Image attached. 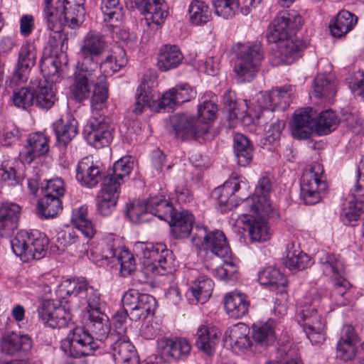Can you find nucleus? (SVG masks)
Segmentation results:
<instances>
[{
	"label": "nucleus",
	"instance_id": "nucleus-1",
	"mask_svg": "<svg viewBox=\"0 0 364 364\" xmlns=\"http://www.w3.org/2000/svg\"><path fill=\"white\" fill-rule=\"evenodd\" d=\"M302 23L301 16L296 12L283 11L274 18L269 26L267 41L277 44L278 53L287 63H291L301 57L305 48L301 41L291 37Z\"/></svg>",
	"mask_w": 364,
	"mask_h": 364
},
{
	"label": "nucleus",
	"instance_id": "nucleus-2",
	"mask_svg": "<svg viewBox=\"0 0 364 364\" xmlns=\"http://www.w3.org/2000/svg\"><path fill=\"white\" fill-rule=\"evenodd\" d=\"M196 232L192 240L196 245H201L206 252L223 258V264L213 270L214 276L225 282L237 279V267L231 259L232 252L223 231H208L203 226H196Z\"/></svg>",
	"mask_w": 364,
	"mask_h": 364
},
{
	"label": "nucleus",
	"instance_id": "nucleus-3",
	"mask_svg": "<svg viewBox=\"0 0 364 364\" xmlns=\"http://www.w3.org/2000/svg\"><path fill=\"white\" fill-rule=\"evenodd\" d=\"M44 19L48 28L55 31L53 38L60 37L63 26L76 28L85 20V0H44Z\"/></svg>",
	"mask_w": 364,
	"mask_h": 364
},
{
	"label": "nucleus",
	"instance_id": "nucleus-4",
	"mask_svg": "<svg viewBox=\"0 0 364 364\" xmlns=\"http://www.w3.org/2000/svg\"><path fill=\"white\" fill-rule=\"evenodd\" d=\"M322 299L327 298L305 297L299 303L296 319L313 345H318L326 340V324L323 318L318 314L317 306Z\"/></svg>",
	"mask_w": 364,
	"mask_h": 364
},
{
	"label": "nucleus",
	"instance_id": "nucleus-5",
	"mask_svg": "<svg viewBox=\"0 0 364 364\" xmlns=\"http://www.w3.org/2000/svg\"><path fill=\"white\" fill-rule=\"evenodd\" d=\"M134 250L143 260L146 274L156 275L172 272L171 253L165 244L138 242Z\"/></svg>",
	"mask_w": 364,
	"mask_h": 364
},
{
	"label": "nucleus",
	"instance_id": "nucleus-6",
	"mask_svg": "<svg viewBox=\"0 0 364 364\" xmlns=\"http://www.w3.org/2000/svg\"><path fill=\"white\" fill-rule=\"evenodd\" d=\"M48 239L38 232H28L20 230L11 240V245L14 253L24 262L40 259L44 257Z\"/></svg>",
	"mask_w": 364,
	"mask_h": 364
},
{
	"label": "nucleus",
	"instance_id": "nucleus-7",
	"mask_svg": "<svg viewBox=\"0 0 364 364\" xmlns=\"http://www.w3.org/2000/svg\"><path fill=\"white\" fill-rule=\"evenodd\" d=\"M87 319L86 325L91 332V335L95 337V342L102 346V350L107 347L108 339L113 336L118 334L117 326L119 323L123 328L127 326V314L125 311H118L113 318V329L111 330V324L108 316L105 314L104 311H95L87 314Z\"/></svg>",
	"mask_w": 364,
	"mask_h": 364
},
{
	"label": "nucleus",
	"instance_id": "nucleus-8",
	"mask_svg": "<svg viewBox=\"0 0 364 364\" xmlns=\"http://www.w3.org/2000/svg\"><path fill=\"white\" fill-rule=\"evenodd\" d=\"M264 59L259 43L242 45L237 53L234 72L240 82H251L258 73Z\"/></svg>",
	"mask_w": 364,
	"mask_h": 364
},
{
	"label": "nucleus",
	"instance_id": "nucleus-9",
	"mask_svg": "<svg viewBox=\"0 0 364 364\" xmlns=\"http://www.w3.org/2000/svg\"><path fill=\"white\" fill-rule=\"evenodd\" d=\"M327 188L323 166L313 164L302 176L300 197L305 205H315L325 196Z\"/></svg>",
	"mask_w": 364,
	"mask_h": 364
},
{
	"label": "nucleus",
	"instance_id": "nucleus-10",
	"mask_svg": "<svg viewBox=\"0 0 364 364\" xmlns=\"http://www.w3.org/2000/svg\"><path fill=\"white\" fill-rule=\"evenodd\" d=\"M123 309L127 316L132 321H140L153 316L156 307L155 298L148 294L140 293L139 291L130 289L122 297Z\"/></svg>",
	"mask_w": 364,
	"mask_h": 364
},
{
	"label": "nucleus",
	"instance_id": "nucleus-11",
	"mask_svg": "<svg viewBox=\"0 0 364 364\" xmlns=\"http://www.w3.org/2000/svg\"><path fill=\"white\" fill-rule=\"evenodd\" d=\"M61 348L70 356L76 358L91 355L102 346L84 327L77 326L70 330L62 341Z\"/></svg>",
	"mask_w": 364,
	"mask_h": 364
},
{
	"label": "nucleus",
	"instance_id": "nucleus-12",
	"mask_svg": "<svg viewBox=\"0 0 364 364\" xmlns=\"http://www.w3.org/2000/svg\"><path fill=\"white\" fill-rule=\"evenodd\" d=\"M118 334L108 339V344L102 350L111 353L116 364H139L136 350L127 335V326L123 328L119 323Z\"/></svg>",
	"mask_w": 364,
	"mask_h": 364
},
{
	"label": "nucleus",
	"instance_id": "nucleus-13",
	"mask_svg": "<svg viewBox=\"0 0 364 364\" xmlns=\"http://www.w3.org/2000/svg\"><path fill=\"white\" fill-rule=\"evenodd\" d=\"M272 183L270 178L263 176L259 178L255 189L254 195L247 198L240 205L245 209V215L255 216L258 214L269 215L272 211L270 193Z\"/></svg>",
	"mask_w": 364,
	"mask_h": 364
},
{
	"label": "nucleus",
	"instance_id": "nucleus-14",
	"mask_svg": "<svg viewBox=\"0 0 364 364\" xmlns=\"http://www.w3.org/2000/svg\"><path fill=\"white\" fill-rule=\"evenodd\" d=\"M363 213H364V158L358 165L356 183L353 189L350 190L347 205L343 208L341 217L344 223L350 224L357 221Z\"/></svg>",
	"mask_w": 364,
	"mask_h": 364
},
{
	"label": "nucleus",
	"instance_id": "nucleus-15",
	"mask_svg": "<svg viewBox=\"0 0 364 364\" xmlns=\"http://www.w3.org/2000/svg\"><path fill=\"white\" fill-rule=\"evenodd\" d=\"M83 134L87 143L100 149L109 145L112 139L109 119L99 112H94L84 127Z\"/></svg>",
	"mask_w": 364,
	"mask_h": 364
},
{
	"label": "nucleus",
	"instance_id": "nucleus-16",
	"mask_svg": "<svg viewBox=\"0 0 364 364\" xmlns=\"http://www.w3.org/2000/svg\"><path fill=\"white\" fill-rule=\"evenodd\" d=\"M100 72L99 69L77 63L70 85L73 100L82 102L90 97L91 89Z\"/></svg>",
	"mask_w": 364,
	"mask_h": 364
},
{
	"label": "nucleus",
	"instance_id": "nucleus-17",
	"mask_svg": "<svg viewBox=\"0 0 364 364\" xmlns=\"http://www.w3.org/2000/svg\"><path fill=\"white\" fill-rule=\"evenodd\" d=\"M107 47L105 37L97 32L90 31L84 37L78 53L77 63L99 69L97 58Z\"/></svg>",
	"mask_w": 364,
	"mask_h": 364
},
{
	"label": "nucleus",
	"instance_id": "nucleus-18",
	"mask_svg": "<svg viewBox=\"0 0 364 364\" xmlns=\"http://www.w3.org/2000/svg\"><path fill=\"white\" fill-rule=\"evenodd\" d=\"M75 173L76 180L88 188L95 187L105 176L102 166L91 156L84 157L77 163Z\"/></svg>",
	"mask_w": 364,
	"mask_h": 364
},
{
	"label": "nucleus",
	"instance_id": "nucleus-19",
	"mask_svg": "<svg viewBox=\"0 0 364 364\" xmlns=\"http://www.w3.org/2000/svg\"><path fill=\"white\" fill-rule=\"evenodd\" d=\"M155 80L154 73L150 71L144 74L136 92V102L133 109L136 114H141L146 107L151 109L156 107V100L153 90L156 83Z\"/></svg>",
	"mask_w": 364,
	"mask_h": 364
},
{
	"label": "nucleus",
	"instance_id": "nucleus-20",
	"mask_svg": "<svg viewBox=\"0 0 364 364\" xmlns=\"http://www.w3.org/2000/svg\"><path fill=\"white\" fill-rule=\"evenodd\" d=\"M119 190L112 184V179L103 178L102 188L95 198L96 210L100 215L107 217L114 211L119 196Z\"/></svg>",
	"mask_w": 364,
	"mask_h": 364
},
{
	"label": "nucleus",
	"instance_id": "nucleus-21",
	"mask_svg": "<svg viewBox=\"0 0 364 364\" xmlns=\"http://www.w3.org/2000/svg\"><path fill=\"white\" fill-rule=\"evenodd\" d=\"M315 126V112L311 107L299 109L294 112L291 122L292 136L298 139H308Z\"/></svg>",
	"mask_w": 364,
	"mask_h": 364
},
{
	"label": "nucleus",
	"instance_id": "nucleus-22",
	"mask_svg": "<svg viewBox=\"0 0 364 364\" xmlns=\"http://www.w3.org/2000/svg\"><path fill=\"white\" fill-rule=\"evenodd\" d=\"M37 58V49L35 45L27 41L23 44L18 52V58L14 78L24 82L31 68L35 65Z\"/></svg>",
	"mask_w": 364,
	"mask_h": 364
},
{
	"label": "nucleus",
	"instance_id": "nucleus-23",
	"mask_svg": "<svg viewBox=\"0 0 364 364\" xmlns=\"http://www.w3.org/2000/svg\"><path fill=\"white\" fill-rule=\"evenodd\" d=\"M48 139L40 132L31 134L24 145L20 156L22 161L31 164L36 157L43 156L48 152Z\"/></svg>",
	"mask_w": 364,
	"mask_h": 364
},
{
	"label": "nucleus",
	"instance_id": "nucleus-24",
	"mask_svg": "<svg viewBox=\"0 0 364 364\" xmlns=\"http://www.w3.org/2000/svg\"><path fill=\"white\" fill-rule=\"evenodd\" d=\"M196 336L197 348L207 355H211L219 343L221 332L212 323H203L198 326Z\"/></svg>",
	"mask_w": 364,
	"mask_h": 364
},
{
	"label": "nucleus",
	"instance_id": "nucleus-25",
	"mask_svg": "<svg viewBox=\"0 0 364 364\" xmlns=\"http://www.w3.org/2000/svg\"><path fill=\"white\" fill-rule=\"evenodd\" d=\"M249 334V327L243 323H238L225 331V339L232 350L236 353L243 352L252 345Z\"/></svg>",
	"mask_w": 364,
	"mask_h": 364
},
{
	"label": "nucleus",
	"instance_id": "nucleus-26",
	"mask_svg": "<svg viewBox=\"0 0 364 364\" xmlns=\"http://www.w3.org/2000/svg\"><path fill=\"white\" fill-rule=\"evenodd\" d=\"M21 207L14 203L6 202L0 206V237H8L18 227Z\"/></svg>",
	"mask_w": 364,
	"mask_h": 364
},
{
	"label": "nucleus",
	"instance_id": "nucleus-27",
	"mask_svg": "<svg viewBox=\"0 0 364 364\" xmlns=\"http://www.w3.org/2000/svg\"><path fill=\"white\" fill-rule=\"evenodd\" d=\"M158 345L164 355L174 360H184L191 351L190 343L183 338H162L159 341Z\"/></svg>",
	"mask_w": 364,
	"mask_h": 364
},
{
	"label": "nucleus",
	"instance_id": "nucleus-28",
	"mask_svg": "<svg viewBox=\"0 0 364 364\" xmlns=\"http://www.w3.org/2000/svg\"><path fill=\"white\" fill-rule=\"evenodd\" d=\"M138 10L144 16L148 25L161 26L168 14L164 0H144Z\"/></svg>",
	"mask_w": 364,
	"mask_h": 364
},
{
	"label": "nucleus",
	"instance_id": "nucleus-29",
	"mask_svg": "<svg viewBox=\"0 0 364 364\" xmlns=\"http://www.w3.org/2000/svg\"><path fill=\"white\" fill-rule=\"evenodd\" d=\"M213 282L206 276H199L186 292L188 301L193 304H204L212 294Z\"/></svg>",
	"mask_w": 364,
	"mask_h": 364
},
{
	"label": "nucleus",
	"instance_id": "nucleus-30",
	"mask_svg": "<svg viewBox=\"0 0 364 364\" xmlns=\"http://www.w3.org/2000/svg\"><path fill=\"white\" fill-rule=\"evenodd\" d=\"M171 124L178 137L182 139H197L203 136L205 132L199 129L196 122L186 114H176L171 119Z\"/></svg>",
	"mask_w": 364,
	"mask_h": 364
},
{
	"label": "nucleus",
	"instance_id": "nucleus-31",
	"mask_svg": "<svg viewBox=\"0 0 364 364\" xmlns=\"http://www.w3.org/2000/svg\"><path fill=\"white\" fill-rule=\"evenodd\" d=\"M224 305L229 316L234 318H240L247 313L250 301L246 294L235 291L225 294Z\"/></svg>",
	"mask_w": 364,
	"mask_h": 364
},
{
	"label": "nucleus",
	"instance_id": "nucleus-32",
	"mask_svg": "<svg viewBox=\"0 0 364 364\" xmlns=\"http://www.w3.org/2000/svg\"><path fill=\"white\" fill-rule=\"evenodd\" d=\"M57 141L67 146L78 132L77 122L70 114H66L53 124Z\"/></svg>",
	"mask_w": 364,
	"mask_h": 364
},
{
	"label": "nucleus",
	"instance_id": "nucleus-33",
	"mask_svg": "<svg viewBox=\"0 0 364 364\" xmlns=\"http://www.w3.org/2000/svg\"><path fill=\"white\" fill-rule=\"evenodd\" d=\"M31 347L32 341L28 335H21L13 331L6 333L1 342L2 351L11 355L27 352Z\"/></svg>",
	"mask_w": 364,
	"mask_h": 364
},
{
	"label": "nucleus",
	"instance_id": "nucleus-34",
	"mask_svg": "<svg viewBox=\"0 0 364 364\" xmlns=\"http://www.w3.org/2000/svg\"><path fill=\"white\" fill-rule=\"evenodd\" d=\"M277 323L274 320L258 322L252 325V338L259 346L267 348L272 346L277 339Z\"/></svg>",
	"mask_w": 364,
	"mask_h": 364
},
{
	"label": "nucleus",
	"instance_id": "nucleus-35",
	"mask_svg": "<svg viewBox=\"0 0 364 364\" xmlns=\"http://www.w3.org/2000/svg\"><path fill=\"white\" fill-rule=\"evenodd\" d=\"M194 222L193 215L188 210L177 212L168 220L171 233L176 238H185L189 236Z\"/></svg>",
	"mask_w": 364,
	"mask_h": 364
},
{
	"label": "nucleus",
	"instance_id": "nucleus-36",
	"mask_svg": "<svg viewBox=\"0 0 364 364\" xmlns=\"http://www.w3.org/2000/svg\"><path fill=\"white\" fill-rule=\"evenodd\" d=\"M323 272L331 276L334 282L339 278H344L345 267L342 260L336 255L324 251L318 252L316 255Z\"/></svg>",
	"mask_w": 364,
	"mask_h": 364
},
{
	"label": "nucleus",
	"instance_id": "nucleus-37",
	"mask_svg": "<svg viewBox=\"0 0 364 364\" xmlns=\"http://www.w3.org/2000/svg\"><path fill=\"white\" fill-rule=\"evenodd\" d=\"M183 59V54L176 46L165 45L158 54L157 66L162 72L177 68Z\"/></svg>",
	"mask_w": 364,
	"mask_h": 364
},
{
	"label": "nucleus",
	"instance_id": "nucleus-38",
	"mask_svg": "<svg viewBox=\"0 0 364 364\" xmlns=\"http://www.w3.org/2000/svg\"><path fill=\"white\" fill-rule=\"evenodd\" d=\"M258 281L262 286L269 287L272 291L279 289L281 295L284 294L287 280L283 274L274 267H267L258 274Z\"/></svg>",
	"mask_w": 364,
	"mask_h": 364
},
{
	"label": "nucleus",
	"instance_id": "nucleus-39",
	"mask_svg": "<svg viewBox=\"0 0 364 364\" xmlns=\"http://www.w3.org/2000/svg\"><path fill=\"white\" fill-rule=\"evenodd\" d=\"M240 188V183L237 178L226 181L223 186L215 188L212 193L213 197L217 200L218 205L225 210L231 209L233 205L232 197Z\"/></svg>",
	"mask_w": 364,
	"mask_h": 364
},
{
	"label": "nucleus",
	"instance_id": "nucleus-40",
	"mask_svg": "<svg viewBox=\"0 0 364 364\" xmlns=\"http://www.w3.org/2000/svg\"><path fill=\"white\" fill-rule=\"evenodd\" d=\"M88 208L83 205L74 208L72 211L71 223L87 239H92L96 233V229L92 221L87 218Z\"/></svg>",
	"mask_w": 364,
	"mask_h": 364
},
{
	"label": "nucleus",
	"instance_id": "nucleus-41",
	"mask_svg": "<svg viewBox=\"0 0 364 364\" xmlns=\"http://www.w3.org/2000/svg\"><path fill=\"white\" fill-rule=\"evenodd\" d=\"M242 215L251 223L249 233L252 240L255 242H264L269 239L270 232L267 223L264 219L268 215L258 214L255 216L245 215V209Z\"/></svg>",
	"mask_w": 364,
	"mask_h": 364
},
{
	"label": "nucleus",
	"instance_id": "nucleus-42",
	"mask_svg": "<svg viewBox=\"0 0 364 364\" xmlns=\"http://www.w3.org/2000/svg\"><path fill=\"white\" fill-rule=\"evenodd\" d=\"M134 164L129 157H122L114 164L111 172L108 173L104 178L112 179V184L120 189V186L129 178Z\"/></svg>",
	"mask_w": 364,
	"mask_h": 364
},
{
	"label": "nucleus",
	"instance_id": "nucleus-43",
	"mask_svg": "<svg viewBox=\"0 0 364 364\" xmlns=\"http://www.w3.org/2000/svg\"><path fill=\"white\" fill-rule=\"evenodd\" d=\"M337 82L331 76L318 74L313 84V95L317 98L331 100L337 91Z\"/></svg>",
	"mask_w": 364,
	"mask_h": 364
},
{
	"label": "nucleus",
	"instance_id": "nucleus-44",
	"mask_svg": "<svg viewBox=\"0 0 364 364\" xmlns=\"http://www.w3.org/2000/svg\"><path fill=\"white\" fill-rule=\"evenodd\" d=\"M311 259L306 254L296 249L294 243L290 242L287 246L285 266L291 270H303L312 264Z\"/></svg>",
	"mask_w": 364,
	"mask_h": 364
},
{
	"label": "nucleus",
	"instance_id": "nucleus-45",
	"mask_svg": "<svg viewBox=\"0 0 364 364\" xmlns=\"http://www.w3.org/2000/svg\"><path fill=\"white\" fill-rule=\"evenodd\" d=\"M92 87L93 92L90 100L91 108L92 112H98L105 107L108 99L107 76L100 72Z\"/></svg>",
	"mask_w": 364,
	"mask_h": 364
},
{
	"label": "nucleus",
	"instance_id": "nucleus-46",
	"mask_svg": "<svg viewBox=\"0 0 364 364\" xmlns=\"http://www.w3.org/2000/svg\"><path fill=\"white\" fill-rule=\"evenodd\" d=\"M188 16L191 24L203 26L212 18V11L208 4L202 0H193L188 6Z\"/></svg>",
	"mask_w": 364,
	"mask_h": 364
},
{
	"label": "nucleus",
	"instance_id": "nucleus-47",
	"mask_svg": "<svg viewBox=\"0 0 364 364\" xmlns=\"http://www.w3.org/2000/svg\"><path fill=\"white\" fill-rule=\"evenodd\" d=\"M233 148L237 163L246 166L252 159L253 148L250 140L243 134L236 133L233 138Z\"/></svg>",
	"mask_w": 364,
	"mask_h": 364
},
{
	"label": "nucleus",
	"instance_id": "nucleus-48",
	"mask_svg": "<svg viewBox=\"0 0 364 364\" xmlns=\"http://www.w3.org/2000/svg\"><path fill=\"white\" fill-rule=\"evenodd\" d=\"M358 22V18L346 10L341 11L333 23L330 25V30L335 37H341L351 31Z\"/></svg>",
	"mask_w": 364,
	"mask_h": 364
},
{
	"label": "nucleus",
	"instance_id": "nucleus-49",
	"mask_svg": "<svg viewBox=\"0 0 364 364\" xmlns=\"http://www.w3.org/2000/svg\"><path fill=\"white\" fill-rule=\"evenodd\" d=\"M225 109L229 112V119L238 118L243 114H252V107L247 100H243L238 105L234 92L226 91L223 98Z\"/></svg>",
	"mask_w": 364,
	"mask_h": 364
},
{
	"label": "nucleus",
	"instance_id": "nucleus-50",
	"mask_svg": "<svg viewBox=\"0 0 364 364\" xmlns=\"http://www.w3.org/2000/svg\"><path fill=\"white\" fill-rule=\"evenodd\" d=\"M117 55H110L99 63V70L102 74H111L118 72L122 67L125 66L127 62L126 53L122 48H117L114 51Z\"/></svg>",
	"mask_w": 364,
	"mask_h": 364
},
{
	"label": "nucleus",
	"instance_id": "nucleus-51",
	"mask_svg": "<svg viewBox=\"0 0 364 364\" xmlns=\"http://www.w3.org/2000/svg\"><path fill=\"white\" fill-rule=\"evenodd\" d=\"M37 210L42 218H55L62 210V203L56 196H43L38 202Z\"/></svg>",
	"mask_w": 364,
	"mask_h": 364
},
{
	"label": "nucleus",
	"instance_id": "nucleus-52",
	"mask_svg": "<svg viewBox=\"0 0 364 364\" xmlns=\"http://www.w3.org/2000/svg\"><path fill=\"white\" fill-rule=\"evenodd\" d=\"M101 10L105 21L111 26L117 27V23L123 20L124 14L119 0H102Z\"/></svg>",
	"mask_w": 364,
	"mask_h": 364
},
{
	"label": "nucleus",
	"instance_id": "nucleus-53",
	"mask_svg": "<svg viewBox=\"0 0 364 364\" xmlns=\"http://www.w3.org/2000/svg\"><path fill=\"white\" fill-rule=\"evenodd\" d=\"M338 122L334 112L331 109L323 111L318 117L315 115L314 129L318 135H326L336 128Z\"/></svg>",
	"mask_w": 364,
	"mask_h": 364
},
{
	"label": "nucleus",
	"instance_id": "nucleus-54",
	"mask_svg": "<svg viewBox=\"0 0 364 364\" xmlns=\"http://www.w3.org/2000/svg\"><path fill=\"white\" fill-rule=\"evenodd\" d=\"M120 251L119 248L118 240H116L114 236L111 235L106 239V243L101 250V259L92 258V262L96 265L102 266L113 262V259L117 258Z\"/></svg>",
	"mask_w": 364,
	"mask_h": 364
},
{
	"label": "nucleus",
	"instance_id": "nucleus-55",
	"mask_svg": "<svg viewBox=\"0 0 364 364\" xmlns=\"http://www.w3.org/2000/svg\"><path fill=\"white\" fill-rule=\"evenodd\" d=\"M57 100L55 92L51 86L41 85L34 90L33 105L43 109L51 108Z\"/></svg>",
	"mask_w": 364,
	"mask_h": 364
},
{
	"label": "nucleus",
	"instance_id": "nucleus-56",
	"mask_svg": "<svg viewBox=\"0 0 364 364\" xmlns=\"http://www.w3.org/2000/svg\"><path fill=\"white\" fill-rule=\"evenodd\" d=\"M334 289L331 293V299L338 306H346L349 303L350 284L345 278H339L334 282Z\"/></svg>",
	"mask_w": 364,
	"mask_h": 364
},
{
	"label": "nucleus",
	"instance_id": "nucleus-57",
	"mask_svg": "<svg viewBox=\"0 0 364 364\" xmlns=\"http://www.w3.org/2000/svg\"><path fill=\"white\" fill-rule=\"evenodd\" d=\"M215 14L225 19L232 18L238 11V0H213Z\"/></svg>",
	"mask_w": 364,
	"mask_h": 364
},
{
	"label": "nucleus",
	"instance_id": "nucleus-58",
	"mask_svg": "<svg viewBox=\"0 0 364 364\" xmlns=\"http://www.w3.org/2000/svg\"><path fill=\"white\" fill-rule=\"evenodd\" d=\"M148 208L145 201H134L127 207V215L133 223L146 222L149 220Z\"/></svg>",
	"mask_w": 364,
	"mask_h": 364
},
{
	"label": "nucleus",
	"instance_id": "nucleus-59",
	"mask_svg": "<svg viewBox=\"0 0 364 364\" xmlns=\"http://www.w3.org/2000/svg\"><path fill=\"white\" fill-rule=\"evenodd\" d=\"M12 101L18 108L26 109L33 106L34 90L28 87H21L13 93Z\"/></svg>",
	"mask_w": 364,
	"mask_h": 364
},
{
	"label": "nucleus",
	"instance_id": "nucleus-60",
	"mask_svg": "<svg viewBox=\"0 0 364 364\" xmlns=\"http://www.w3.org/2000/svg\"><path fill=\"white\" fill-rule=\"evenodd\" d=\"M60 63L53 56L43 57L40 61L41 72L45 77H58Z\"/></svg>",
	"mask_w": 364,
	"mask_h": 364
},
{
	"label": "nucleus",
	"instance_id": "nucleus-61",
	"mask_svg": "<svg viewBox=\"0 0 364 364\" xmlns=\"http://www.w3.org/2000/svg\"><path fill=\"white\" fill-rule=\"evenodd\" d=\"M279 90L277 87L270 91L261 93L260 97L258 98L259 106L262 109L274 110L275 109H280V96Z\"/></svg>",
	"mask_w": 364,
	"mask_h": 364
},
{
	"label": "nucleus",
	"instance_id": "nucleus-62",
	"mask_svg": "<svg viewBox=\"0 0 364 364\" xmlns=\"http://www.w3.org/2000/svg\"><path fill=\"white\" fill-rule=\"evenodd\" d=\"M285 127V122L281 119H276L272 121L268 126H267L264 144H274L281 138L282 132Z\"/></svg>",
	"mask_w": 364,
	"mask_h": 364
},
{
	"label": "nucleus",
	"instance_id": "nucleus-63",
	"mask_svg": "<svg viewBox=\"0 0 364 364\" xmlns=\"http://www.w3.org/2000/svg\"><path fill=\"white\" fill-rule=\"evenodd\" d=\"M65 193L64 183L61 178H55L41 183V194L43 196H56L60 198Z\"/></svg>",
	"mask_w": 364,
	"mask_h": 364
},
{
	"label": "nucleus",
	"instance_id": "nucleus-64",
	"mask_svg": "<svg viewBox=\"0 0 364 364\" xmlns=\"http://www.w3.org/2000/svg\"><path fill=\"white\" fill-rule=\"evenodd\" d=\"M218 107L213 100H205L198 106V119L203 123L213 122L216 117Z\"/></svg>",
	"mask_w": 364,
	"mask_h": 364
}]
</instances>
